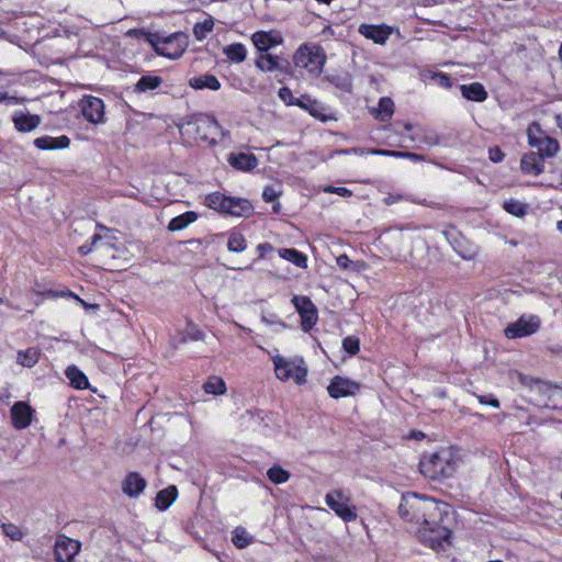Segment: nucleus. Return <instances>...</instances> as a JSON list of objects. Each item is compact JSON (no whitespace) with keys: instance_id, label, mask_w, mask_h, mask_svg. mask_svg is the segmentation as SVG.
<instances>
[{"instance_id":"obj_1","label":"nucleus","mask_w":562,"mask_h":562,"mask_svg":"<svg viewBox=\"0 0 562 562\" xmlns=\"http://www.w3.org/2000/svg\"><path fill=\"white\" fill-rule=\"evenodd\" d=\"M438 509V503L435 498L419 495L415 492L402 494L397 508L398 515L403 520L425 527L424 531L420 532L422 542L436 551L443 549L445 543H450L452 535L449 528L428 520L427 516Z\"/></svg>"},{"instance_id":"obj_2","label":"nucleus","mask_w":562,"mask_h":562,"mask_svg":"<svg viewBox=\"0 0 562 562\" xmlns=\"http://www.w3.org/2000/svg\"><path fill=\"white\" fill-rule=\"evenodd\" d=\"M137 38L145 40L151 45L157 55L169 59L180 58L188 47V35L183 32L166 34V32H150L145 29H133L130 31Z\"/></svg>"},{"instance_id":"obj_3","label":"nucleus","mask_w":562,"mask_h":562,"mask_svg":"<svg viewBox=\"0 0 562 562\" xmlns=\"http://www.w3.org/2000/svg\"><path fill=\"white\" fill-rule=\"evenodd\" d=\"M419 472L432 481H442L451 477L457 470L453 453L448 448H442L430 454H423L419 460Z\"/></svg>"},{"instance_id":"obj_4","label":"nucleus","mask_w":562,"mask_h":562,"mask_svg":"<svg viewBox=\"0 0 562 562\" xmlns=\"http://www.w3.org/2000/svg\"><path fill=\"white\" fill-rule=\"evenodd\" d=\"M205 205L224 215L249 217L254 213V205L248 199L228 196L218 191L205 196Z\"/></svg>"},{"instance_id":"obj_5","label":"nucleus","mask_w":562,"mask_h":562,"mask_svg":"<svg viewBox=\"0 0 562 562\" xmlns=\"http://www.w3.org/2000/svg\"><path fill=\"white\" fill-rule=\"evenodd\" d=\"M296 66L310 67V71H322L326 64L327 56L325 49L319 44L303 43L299 46L293 55Z\"/></svg>"},{"instance_id":"obj_6","label":"nucleus","mask_w":562,"mask_h":562,"mask_svg":"<svg viewBox=\"0 0 562 562\" xmlns=\"http://www.w3.org/2000/svg\"><path fill=\"white\" fill-rule=\"evenodd\" d=\"M187 125L194 126L195 139L207 143L211 146L217 144L214 135L222 131V126L214 116L192 115L187 120Z\"/></svg>"},{"instance_id":"obj_7","label":"nucleus","mask_w":562,"mask_h":562,"mask_svg":"<svg viewBox=\"0 0 562 562\" xmlns=\"http://www.w3.org/2000/svg\"><path fill=\"white\" fill-rule=\"evenodd\" d=\"M78 106L82 117L87 122L93 125L105 123V105L101 98L83 94L78 101Z\"/></svg>"},{"instance_id":"obj_8","label":"nucleus","mask_w":562,"mask_h":562,"mask_svg":"<svg viewBox=\"0 0 562 562\" xmlns=\"http://www.w3.org/2000/svg\"><path fill=\"white\" fill-rule=\"evenodd\" d=\"M291 302L300 315L302 330L305 333L311 331L318 321L316 305L305 295H294Z\"/></svg>"},{"instance_id":"obj_9","label":"nucleus","mask_w":562,"mask_h":562,"mask_svg":"<svg viewBox=\"0 0 562 562\" xmlns=\"http://www.w3.org/2000/svg\"><path fill=\"white\" fill-rule=\"evenodd\" d=\"M326 505L344 521H355L358 517L357 508L350 505L349 498L345 497L341 491L328 493L325 497Z\"/></svg>"},{"instance_id":"obj_10","label":"nucleus","mask_w":562,"mask_h":562,"mask_svg":"<svg viewBox=\"0 0 562 562\" xmlns=\"http://www.w3.org/2000/svg\"><path fill=\"white\" fill-rule=\"evenodd\" d=\"M541 321L537 315H522L505 328V336L509 339L521 338L537 333Z\"/></svg>"},{"instance_id":"obj_11","label":"nucleus","mask_w":562,"mask_h":562,"mask_svg":"<svg viewBox=\"0 0 562 562\" xmlns=\"http://www.w3.org/2000/svg\"><path fill=\"white\" fill-rule=\"evenodd\" d=\"M361 389V384L349 378L335 375L327 386L328 395L338 400L341 397L355 396Z\"/></svg>"},{"instance_id":"obj_12","label":"nucleus","mask_w":562,"mask_h":562,"mask_svg":"<svg viewBox=\"0 0 562 562\" xmlns=\"http://www.w3.org/2000/svg\"><path fill=\"white\" fill-rule=\"evenodd\" d=\"M80 542L66 536H59L56 540L54 554L57 562H71L80 550Z\"/></svg>"},{"instance_id":"obj_13","label":"nucleus","mask_w":562,"mask_h":562,"mask_svg":"<svg viewBox=\"0 0 562 562\" xmlns=\"http://www.w3.org/2000/svg\"><path fill=\"white\" fill-rule=\"evenodd\" d=\"M251 41L260 54L268 53L271 48L281 45L283 37L279 31H257L251 35Z\"/></svg>"},{"instance_id":"obj_14","label":"nucleus","mask_w":562,"mask_h":562,"mask_svg":"<svg viewBox=\"0 0 562 562\" xmlns=\"http://www.w3.org/2000/svg\"><path fill=\"white\" fill-rule=\"evenodd\" d=\"M34 409L24 401L15 402L11 409V423L15 429H24L32 423Z\"/></svg>"},{"instance_id":"obj_15","label":"nucleus","mask_w":562,"mask_h":562,"mask_svg":"<svg viewBox=\"0 0 562 562\" xmlns=\"http://www.w3.org/2000/svg\"><path fill=\"white\" fill-rule=\"evenodd\" d=\"M296 106L308 112L310 115L323 123L336 120L334 114H326V108L323 105V103L312 98L310 94H302Z\"/></svg>"},{"instance_id":"obj_16","label":"nucleus","mask_w":562,"mask_h":562,"mask_svg":"<svg viewBox=\"0 0 562 562\" xmlns=\"http://www.w3.org/2000/svg\"><path fill=\"white\" fill-rule=\"evenodd\" d=\"M530 132L529 146L537 149V155H540L542 159L553 158L560 150V144L558 139L552 136L536 138Z\"/></svg>"},{"instance_id":"obj_17","label":"nucleus","mask_w":562,"mask_h":562,"mask_svg":"<svg viewBox=\"0 0 562 562\" xmlns=\"http://www.w3.org/2000/svg\"><path fill=\"white\" fill-rule=\"evenodd\" d=\"M147 487V481L136 471L127 472L122 481V492L130 498H137Z\"/></svg>"},{"instance_id":"obj_18","label":"nucleus","mask_w":562,"mask_h":562,"mask_svg":"<svg viewBox=\"0 0 562 562\" xmlns=\"http://www.w3.org/2000/svg\"><path fill=\"white\" fill-rule=\"evenodd\" d=\"M11 121L16 132L31 133L41 125L42 117L38 114H32L27 111L24 112L19 110L12 114Z\"/></svg>"},{"instance_id":"obj_19","label":"nucleus","mask_w":562,"mask_h":562,"mask_svg":"<svg viewBox=\"0 0 562 562\" xmlns=\"http://www.w3.org/2000/svg\"><path fill=\"white\" fill-rule=\"evenodd\" d=\"M358 32L375 44L384 45L392 34V27L385 24H360Z\"/></svg>"},{"instance_id":"obj_20","label":"nucleus","mask_w":562,"mask_h":562,"mask_svg":"<svg viewBox=\"0 0 562 562\" xmlns=\"http://www.w3.org/2000/svg\"><path fill=\"white\" fill-rule=\"evenodd\" d=\"M227 162L235 170L250 172L258 166V158L252 153H231L227 156Z\"/></svg>"},{"instance_id":"obj_21","label":"nucleus","mask_w":562,"mask_h":562,"mask_svg":"<svg viewBox=\"0 0 562 562\" xmlns=\"http://www.w3.org/2000/svg\"><path fill=\"white\" fill-rule=\"evenodd\" d=\"M544 160L535 151L526 153L520 160V170L525 175L539 176L544 171Z\"/></svg>"},{"instance_id":"obj_22","label":"nucleus","mask_w":562,"mask_h":562,"mask_svg":"<svg viewBox=\"0 0 562 562\" xmlns=\"http://www.w3.org/2000/svg\"><path fill=\"white\" fill-rule=\"evenodd\" d=\"M33 145L41 150L66 149L70 145V138L66 135L58 137L45 135L35 138Z\"/></svg>"},{"instance_id":"obj_23","label":"nucleus","mask_w":562,"mask_h":562,"mask_svg":"<svg viewBox=\"0 0 562 562\" xmlns=\"http://www.w3.org/2000/svg\"><path fill=\"white\" fill-rule=\"evenodd\" d=\"M324 81L330 83L338 90L347 93L352 92V77L348 71H337L327 74L323 78Z\"/></svg>"},{"instance_id":"obj_24","label":"nucleus","mask_w":562,"mask_h":562,"mask_svg":"<svg viewBox=\"0 0 562 562\" xmlns=\"http://www.w3.org/2000/svg\"><path fill=\"white\" fill-rule=\"evenodd\" d=\"M460 92L464 99L473 102H484L488 97L485 87L477 81L461 85Z\"/></svg>"},{"instance_id":"obj_25","label":"nucleus","mask_w":562,"mask_h":562,"mask_svg":"<svg viewBox=\"0 0 562 562\" xmlns=\"http://www.w3.org/2000/svg\"><path fill=\"white\" fill-rule=\"evenodd\" d=\"M164 80L160 76L146 74L143 75L136 83L133 85L132 90L135 93H147L158 89Z\"/></svg>"},{"instance_id":"obj_26","label":"nucleus","mask_w":562,"mask_h":562,"mask_svg":"<svg viewBox=\"0 0 562 562\" xmlns=\"http://www.w3.org/2000/svg\"><path fill=\"white\" fill-rule=\"evenodd\" d=\"M178 488L176 485H169L160 490L155 497V506L158 510H167L177 499Z\"/></svg>"},{"instance_id":"obj_27","label":"nucleus","mask_w":562,"mask_h":562,"mask_svg":"<svg viewBox=\"0 0 562 562\" xmlns=\"http://www.w3.org/2000/svg\"><path fill=\"white\" fill-rule=\"evenodd\" d=\"M189 86L194 90L209 89L217 91L221 89L220 80L212 74H203L201 76L189 79Z\"/></svg>"},{"instance_id":"obj_28","label":"nucleus","mask_w":562,"mask_h":562,"mask_svg":"<svg viewBox=\"0 0 562 562\" xmlns=\"http://www.w3.org/2000/svg\"><path fill=\"white\" fill-rule=\"evenodd\" d=\"M65 375L69 380L71 387L77 390H86L90 387L87 375L75 364L68 366Z\"/></svg>"},{"instance_id":"obj_29","label":"nucleus","mask_w":562,"mask_h":562,"mask_svg":"<svg viewBox=\"0 0 562 562\" xmlns=\"http://www.w3.org/2000/svg\"><path fill=\"white\" fill-rule=\"evenodd\" d=\"M451 245L453 250L464 260H474L479 255L477 246L470 244L463 237L454 238Z\"/></svg>"},{"instance_id":"obj_30","label":"nucleus","mask_w":562,"mask_h":562,"mask_svg":"<svg viewBox=\"0 0 562 562\" xmlns=\"http://www.w3.org/2000/svg\"><path fill=\"white\" fill-rule=\"evenodd\" d=\"M278 254L282 259L293 263L297 268L306 269L308 266L307 256L296 248H279Z\"/></svg>"},{"instance_id":"obj_31","label":"nucleus","mask_w":562,"mask_h":562,"mask_svg":"<svg viewBox=\"0 0 562 562\" xmlns=\"http://www.w3.org/2000/svg\"><path fill=\"white\" fill-rule=\"evenodd\" d=\"M198 217H199V214L196 212L187 211L178 216L172 217L169 221L167 228L170 232H178V231L184 229L190 224L195 222L198 220Z\"/></svg>"},{"instance_id":"obj_32","label":"nucleus","mask_w":562,"mask_h":562,"mask_svg":"<svg viewBox=\"0 0 562 562\" xmlns=\"http://www.w3.org/2000/svg\"><path fill=\"white\" fill-rule=\"evenodd\" d=\"M274 372L279 380L288 381L292 379V367L294 361H289L281 356H276L273 359Z\"/></svg>"},{"instance_id":"obj_33","label":"nucleus","mask_w":562,"mask_h":562,"mask_svg":"<svg viewBox=\"0 0 562 562\" xmlns=\"http://www.w3.org/2000/svg\"><path fill=\"white\" fill-rule=\"evenodd\" d=\"M518 380L524 386L529 387L530 391H537L539 394H547L550 391V385L538 378L518 373Z\"/></svg>"},{"instance_id":"obj_34","label":"nucleus","mask_w":562,"mask_h":562,"mask_svg":"<svg viewBox=\"0 0 562 562\" xmlns=\"http://www.w3.org/2000/svg\"><path fill=\"white\" fill-rule=\"evenodd\" d=\"M225 56L233 63H243L247 57V48L241 43H233L223 48Z\"/></svg>"},{"instance_id":"obj_35","label":"nucleus","mask_w":562,"mask_h":562,"mask_svg":"<svg viewBox=\"0 0 562 562\" xmlns=\"http://www.w3.org/2000/svg\"><path fill=\"white\" fill-rule=\"evenodd\" d=\"M278 58L276 55L263 53L255 60V66L261 71L272 72L279 67Z\"/></svg>"},{"instance_id":"obj_36","label":"nucleus","mask_w":562,"mask_h":562,"mask_svg":"<svg viewBox=\"0 0 562 562\" xmlns=\"http://www.w3.org/2000/svg\"><path fill=\"white\" fill-rule=\"evenodd\" d=\"M393 112V100L389 97H382L378 103L376 119H379L381 122H387L389 120H391Z\"/></svg>"},{"instance_id":"obj_37","label":"nucleus","mask_w":562,"mask_h":562,"mask_svg":"<svg viewBox=\"0 0 562 562\" xmlns=\"http://www.w3.org/2000/svg\"><path fill=\"white\" fill-rule=\"evenodd\" d=\"M503 209L510 215L524 217L528 212L529 205L525 202L509 199L504 201Z\"/></svg>"},{"instance_id":"obj_38","label":"nucleus","mask_w":562,"mask_h":562,"mask_svg":"<svg viewBox=\"0 0 562 562\" xmlns=\"http://www.w3.org/2000/svg\"><path fill=\"white\" fill-rule=\"evenodd\" d=\"M203 390L207 394L221 395L226 392V383L222 378L213 375L203 384Z\"/></svg>"},{"instance_id":"obj_39","label":"nucleus","mask_w":562,"mask_h":562,"mask_svg":"<svg viewBox=\"0 0 562 562\" xmlns=\"http://www.w3.org/2000/svg\"><path fill=\"white\" fill-rule=\"evenodd\" d=\"M291 474L279 464H274L267 471V477L273 484H282L289 481Z\"/></svg>"},{"instance_id":"obj_40","label":"nucleus","mask_w":562,"mask_h":562,"mask_svg":"<svg viewBox=\"0 0 562 562\" xmlns=\"http://www.w3.org/2000/svg\"><path fill=\"white\" fill-rule=\"evenodd\" d=\"M254 538L250 536L246 528L238 526L233 531L232 541L238 549H244L252 542Z\"/></svg>"},{"instance_id":"obj_41","label":"nucleus","mask_w":562,"mask_h":562,"mask_svg":"<svg viewBox=\"0 0 562 562\" xmlns=\"http://www.w3.org/2000/svg\"><path fill=\"white\" fill-rule=\"evenodd\" d=\"M35 293L37 295H41L43 299H53V300L59 299V297H64V299L77 297V294L67 288L64 290H53V289L40 290L38 289V290H35Z\"/></svg>"},{"instance_id":"obj_42","label":"nucleus","mask_w":562,"mask_h":562,"mask_svg":"<svg viewBox=\"0 0 562 562\" xmlns=\"http://www.w3.org/2000/svg\"><path fill=\"white\" fill-rule=\"evenodd\" d=\"M247 241L241 233L233 232L228 236L227 248L232 252H241L246 249Z\"/></svg>"},{"instance_id":"obj_43","label":"nucleus","mask_w":562,"mask_h":562,"mask_svg":"<svg viewBox=\"0 0 562 562\" xmlns=\"http://www.w3.org/2000/svg\"><path fill=\"white\" fill-rule=\"evenodd\" d=\"M307 376V368L303 358H299L294 361V367H292V379L297 385H302L306 382Z\"/></svg>"},{"instance_id":"obj_44","label":"nucleus","mask_w":562,"mask_h":562,"mask_svg":"<svg viewBox=\"0 0 562 562\" xmlns=\"http://www.w3.org/2000/svg\"><path fill=\"white\" fill-rule=\"evenodd\" d=\"M205 337V334L193 323L188 322L187 327L183 331V337L181 341L186 342L188 340L192 341H199L203 340Z\"/></svg>"},{"instance_id":"obj_45","label":"nucleus","mask_w":562,"mask_h":562,"mask_svg":"<svg viewBox=\"0 0 562 562\" xmlns=\"http://www.w3.org/2000/svg\"><path fill=\"white\" fill-rule=\"evenodd\" d=\"M342 350L349 356L353 357L360 351V339L355 335L347 336L342 339Z\"/></svg>"},{"instance_id":"obj_46","label":"nucleus","mask_w":562,"mask_h":562,"mask_svg":"<svg viewBox=\"0 0 562 562\" xmlns=\"http://www.w3.org/2000/svg\"><path fill=\"white\" fill-rule=\"evenodd\" d=\"M18 359L23 367L32 368L38 361V353L36 350L27 349L25 351H19Z\"/></svg>"},{"instance_id":"obj_47","label":"nucleus","mask_w":562,"mask_h":562,"mask_svg":"<svg viewBox=\"0 0 562 562\" xmlns=\"http://www.w3.org/2000/svg\"><path fill=\"white\" fill-rule=\"evenodd\" d=\"M430 79L439 87L450 89L453 86V79L449 74L441 71H431Z\"/></svg>"},{"instance_id":"obj_48","label":"nucleus","mask_w":562,"mask_h":562,"mask_svg":"<svg viewBox=\"0 0 562 562\" xmlns=\"http://www.w3.org/2000/svg\"><path fill=\"white\" fill-rule=\"evenodd\" d=\"M214 22L212 18L205 19L202 23L194 25L193 32L198 40L205 37L206 33L213 31Z\"/></svg>"},{"instance_id":"obj_49","label":"nucleus","mask_w":562,"mask_h":562,"mask_svg":"<svg viewBox=\"0 0 562 562\" xmlns=\"http://www.w3.org/2000/svg\"><path fill=\"white\" fill-rule=\"evenodd\" d=\"M278 97L284 102L288 106H293L299 104L300 98H295L291 91V89L286 86L281 87L278 91Z\"/></svg>"},{"instance_id":"obj_50","label":"nucleus","mask_w":562,"mask_h":562,"mask_svg":"<svg viewBox=\"0 0 562 562\" xmlns=\"http://www.w3.org/2000/svg\"><path fill=\"white\" fill-rule=\"evenodd\" d=\"M1 527H2L3 533L7 537H9L11 540L19 541L23 538V533H22L21 529L12 522L2 524Z\"/></svg>"},{"instance_id":"obj_51","label":"nucleus","mask_w":562,"mask_h":562,"mask_svg":"<svg viewBox=\"0 0 562 562\" xmlns=\"http://www.w3.org/2000/svg\"><path fill=\"white\" fill-rule=\"evenodd\" d=\"M261 321L268 326L278 325L282 328L289 327L282 319L278 317L276 313H262Z\"/></svg>"},{"instance_id":"obj_52","label":"nucleus","mask_w":562,"mask_h":562,"mask_svg":"<svg viewBox=\"0 0 562 562\" xmlns=\"http://www.w3.org/2000/svg\"><path fill=\"white\" fill-rule=\"evenodd\" d=\"M282 194L281 190H277L274 186H266L262 190V199L265 202H274Z\"/></svg>"},{"instance_id":"obj_53","label":"nucleus","mask_w":562,"mask_h":562,"mask_svg":"<svg viewBox=\"0 0 562 562\" xmlns=\"http://www.w3.org/2000/svg\"><path fill=\"white\" fill-rule=\"evenodd\" d=\"M366 153L369 155L394 157V158H401V156H402V150H391V149H384V148H368Z\"/></svg>"},{"instance_id":"obj_54","label":"nucleus","mask_w":562,"mask_h":562,"mask_svg":"<svg viewBox=\"0 0 562 562\" xmlns=\"http://www.w3.org/2000/svg\"><path fill=\"white\" fill-rule=\"evenodd\" d=\"M323 191L326 193L337 194L342 198H349L352 195V191L346 187L327 186L323 189Z\"/></svg>"},{"instance_id":"obj_55","label":"nucleus","mask_w":562,"mask_h":562,"mask_svg":"<svg viewBox=\"0 0 562 562\" xmlns=\"http://www.w3.org/2000/svg\"><path fill=\"white\" fill-rule=\"evenodd\" d=\"M476 397L483 405H490L494 408H498L501 406L499 400L492 393L477 395Z\"/></svg>"},{"instance_id":"obj_56","label":"nucleus","mask_w":562,"mask_h":562,"mask_svg":"<svg viewBox=\"0 0 562 562\" xmlns=\"http://www.w3.org/2000/svg\"><path fill=\"white\" fill-rule=\"evenodd\" d=\"M488 158L491 161L497 164L504 160L505 154L499 146H493L488 149Z\"/></svg>"},{"instance_id":"obj_57","label":"nucleus","mask_w":562,"mask_h":562,"mask_svg":"<svg viewBox=\"0 0 562 562\" xmlns=\"http://www.w3.org/2000/svg\"><path fill=\"white\" fill-rule=\"evenodd\" d=\"M101 239H102L101 235L93 234L91 237L90 244H83L82 246L79 247L80 255L86 256V255L90 254L92 251L94 245Z\"/></svg>"},{"instance_id":"obj_58","label":"nucleus","mask_w":562,"mask_h":562,"mask_svg":"<svg viewBox=\"0 0 562 562\" xmlns=\"http://www.w3.org/2000/svg\"><path fill=\"white\" fill-rule=\"evenodd\" d=\"M532 130V134L536 138H542V137H547L549 136L541 127L540 123L538 122H532L528 128H527V137L529 138V135H530V132Z\"/></svg>"},{"instance_id":"obj_59","label":"nucleus","mask_w":562,"mask_h":562,"mask_svg":"<svg viewBox=\"0 0 562 562\" xmlns=\"http://www.w3.org/2000/svg\"><path fill=\"white\" fill-rule=\"evenodd\" d=\"M368 148H362V147H352V148H346V149H336L331 153V157H334L335 155H351V154H356V155H364L367 154Z\"/></svg>"},{"instance_id":"obj_60","label":"nucleus","mask_w":562,"mask_h":562,"mask_svg":"<svg viewBox=\"0 0 562 562\" xmlns=\"http://www.w3.org/2000/svg\"><path fill=\"white\" fill-rule=\"evenodd\" d=\"M27 101L24 97L10 95L8 92L2 93V103L10 104H23Z\"/></svg>"},{"instance_id":"obj_61","label":"nucleus","mask_w":562,"mask_h":562,"mask_svg":"<svg viewBox=\"0 0 562 562\" xmlns=\"http://www.w3.org/2000/svg\"><path fill=\"white\" fill-rule=\"evenodd\" d=\"M440 140L441 137L435 132L426 133L422 138V142L428 146H437L440 144Z\"/></svg>"},{"instance_id":"obj_62","label":"nucleus","mask_w":562,"mask_h":562,"mask_svg":"<svg viewBox=\"0 0 562 562\" xmlns=\"http://www.w3.org/2000/svg\"><path fill=\"white\" fill-rule=\"evenodd\" d=\"M278 68L276 70L280 71L281 74L285 76H292V66L291 63L288 59L284 58H278Z\"/></svg>"},{"instance_id":"obj_63","label":"nucleus","mask_w":562,"mask_h":562,"mask_svg":"<svg viewBox=\"0 0 562 562\" xmlns=\"http://www.w3.org/2000/svg\"><path fill=\"white\" fill-rule=\"evenodd\" d=\"M247 414L250 415L251 418L256 419L260 424L265 423L266 418H268L271 413L261 409H248Z\"/></svg>"},{"instance_id":"obj_64","label":"nucleus","mask_w":562,"mask_h":562,"mask_svg":"<svg viewBox=\"0 0 562 562\" xmlns=\"http://www.w3.org/2000/svg\"><path fill=\"white\" fill-rule=\"evenodd\" d=\"M274 250V247L270 243H261L257 246V251L259 254L258 258L255 261L263 259L267 252H271Z\"/></svg>"}]
</instances>
